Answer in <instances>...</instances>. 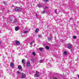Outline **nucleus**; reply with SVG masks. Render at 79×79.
I'll return each mask as SVG.
<instances>
[{
	"instance_id": "f257e3e1",
	"label": "nucleus",
	"mask_w": 79,
	"mask_h": 79,
	"mask_svg": "<svg viewBox=\"0 0 79 79\" xmlns=\"http://www.w3.org/2000/svg\"><path fill=\"white\" fill-rule=\"evenodd\" d=\"M21 74H22L21 77V79H23L26 77V75H25V74H24V73H21Z\"/></svg>"
},
{
	"instance_id": "f03ea898",
	"label": "nucleus",
	"mask_w": 79,
	"mask_h": 79,
	"mask_svg": "<svg viewBox=\"0 0 79 79\" xmlns=\"http://www.w3.org/2000/svg\"><path fill=\"white\" fill-rule=\"evenodd\" d=\"M15 10L16 11H21V9L19 8V7H16L15 9Z\"/></svg>"
},
{
	"instance_id": "7ed1b4c3",
	"label": "nucleus",
	"mask_w": 79,
	"mask_h": 79,
	"mask_svg": "<svg viewBox=\"0 0 79 79\" xmlns=\"http://www.w3.org/2000/svg\"><path fill=\"white\" fill-rule=\"evenodd\" d=\"M15 43L17 45H20V42H19V41L16 40L15 41Z\"/></svg>"
},
{
	"instance_id": "20e7f679",
	"label": "nucleus",
	"mask_w": 79,
	"mask_h": 79,
	"mask_svg": "<svg viewBox=\"0 0 79 79\" xmlns=\"http://www.w3.org/2000/svg\"><path fill=\"white\" fill-rule=\"evenodd\" d=\"M36 77H39V72L37 71H36Z\"/></svg>"
},
{
	"instance_id": "39448f33",
	"label": "nucleus",
	"mask_w": 79,
	"mask_h": 79,
	"mask_svg": "<svg viewBox=\"0 0 79 79\" xmlns=\"http://www.w3.org/2000/svg\"><path fill=\"white\" fill-rule=\"evenodd\" d=\"M30 62H29V61H28L27 62V67H29L30 66Z\"/></svg>"
},
{
	"instance_id": "423d86ee",
	"label": "nucleus",
	"mask_w": 79,
	"mask_h": 79,
	"mask_svg": "<svg viewBox=\"0 0 79 79\" xmlns=\"http://www.w3.org/2000/svg\"><path fill=\"white\" fill-rule=\"evenodd\" d=\"M68 48L69 49H70L71 48V44H68Z\"/></svg>"
},
{
	"instance_id": "0eeeda50",
	"label": "nucleus",
	"mask_w": 79,
	"mask_h": 79,
	"mask_svg": "<svg viewBox=\"0 0 79 79\" xmlns=\"http://www.w3.org/2000/svg\"><path fill=\"white\" fill-rule=\"evenodd\" d=\"M17 22H18V19H17L15 18V21L13 22V23H16Z\"/></svg>"
},
{
	"instance_id": "6e6552de",
	"label": "nucleus",
	"mask_w": 79,
	"mask_h": 79,
	"mask_svg": "<svg viewBox=\"0 0 79 79\" xmlns=\"http://www.w3.org/2000/svg\"><path fill=\"white\" fill-rule=\"evenodd\" d=\"M22 63L23 64H25V60L24 59H23L22 61Z\"/></svg>"
},
{
	"instance_id": "1a4fd4ad",
	"label": "nucleus",
	"mask_w": 79,
	"mask_h": 79,
	"mask_svg": "<svg viewBox=\"0 0 79 79\" xmlns=\"http://www.w3.org/2000/svg\"><path fill=\"white\" fill-rule=\"evenodd\" d=\"M43 49H44V48H39V50H40V51L41 52H42Z\"/></svg>"
},
{
	"instance_id": "9d476101",
	"label": "nucleus",
	"mask_w": 79,
	"mask_h": 79,
	"mask_svg": "<svg viewBox=\"0 0 79 79\" xmlns=\"http://www.w3.org/2000/svg\"><path fill=\"white\" fill-rule=\"evenodd\" d=\"M19 30V27H16L15 28V30L16 31H18V30Z\"/></svg>"
},
{
	"instance_id": "9b49d317",
	"label": "nucleus",
	"mask_w": 79,
	"mask_h": 79,
	"mask_svg": "<svg viewBox=\"0 0 79 79\" xmlns=\"http://www.w3.org/2000/svg\"><path fill=\"white\" fill-rule=\"evenodd\" d=\"M48 40L49 41L51 40H52V37L50 36V37H49L48 38Z\"/></svg>"
},
{
	"instance_id": "f8f14e48",
	"label": "nucleus",
	"mask_w": 79,
	"mask_h": 79,
	"mask_svg": "<svg viewBox=\"0 0 79 79\" xmlns=\"http://www.w3.org/2000/svg\"><path fill=\"white\" fill-rule=\"evenodd\" d=\"M22 68V67H21V66L20 65L18 67V69H21Z\"/></svg>"
},
{
	"instance_id": "ddd939ff",
	"label": "nucleus",
	"mask_w": 79,
	"mask_h": 79,
	"mask_svg": "<svg viewBox=\"0 0 79 79\" xmlns=\"http://www.w3.org/2000/svg\"><path fill=\"white\" fill-rule=\"evenodd\" d=\"M13 20V18H11L10 19V22H11Z\"/></svg>"
},
{
	"instance_id": "4468645a",
	"label": "nucleus",
	"mask_w": 79,
	"mask_h": 79,
	"mask_svg": "<svg viewBox=\"0 0 79 79\" xmlns=\"http://www.w3.org/2000/svg\"><path fill=\"white\" fill-rule=\"evenodd\" d=\"M39 29L38 28L36 29V32H39Z\"/></svg>"
},
{
	"instance_id": "2eb2a0df",
	"label": "nucleus",
	"mask_w": 79,
	"mask_h": 79,
	"mask_svg": "<svg viewBox=\"0 0 79 79\" xmlns=\"http://www.w3.org/2000/svg\"><path fill=\"white\" fill-rule=\"evenodd\" d=\"M38 36L39 38H41V37H42V35H38Z\"/></svg>"
},
{
	"instance_id": "dca6fc26",
	"label": "nucleus",
	"mask_w": 79,
	"mask_h": 79,
	"mask_svg": "<svg viewBox=\"0 0 79 79\" xmlns=\"http://www.w3.org/2000/svg\"><path fill=\"white\" fill-rule=\"evenodd\" d=\"M67 53H68V52H66V51H64V54L65 55H67Z\"/></svg>"
},
{
	"instance_id": "f3484780",
	"label": "nucleus",
	"mask_w": 79,
	"mask_h": 79,
	"mask_svg": "<svg viewBox=\"0 0 79 79\" xmlns=\"http://www.w3.org/2000/svg\"><path fill=\"white\" fill-rule=\"evenodd\" d=\"M46 48L47 50H49V47L48 46H46Z\"/></svg>"
},
{
	"instance_id": "a211bd4d",
	"label": "nucleus",
	"mask_w": 79,
	"mask_h": 79,
	"mask_svg": "<svg viewBox=\"0 0 79 79\" xmlns=\"http://www.w3.org/2000/svg\"><path fill=\"white\" fill-rule=\"evenodd\" d=\"M10 66H13V63L12 62L10 64Z\"/></svg>"
},
{
	"instance_id": "6ab92c4d",
	"label": "nucleus",
	"mask_w": 79,
	"mask_h": 79,
	"mask_svg": "<svg viewBox=\"0 0 79 79\" xmlns=\"http://www.w3.org/2000/svg\"><path fill=\"white\" fill-rule=\"evenodd\" d=\"M38 6L39 8H41V7H42V6H41V5H39Z\"/></svg>"
},
{
	"instance_id": "aec40b11",
	"label": "nucleus",
	"mask_w": 79,
	"mask_h": 79,
	"mask_svg": "<svg viewBox=\"0 0 79 79\" xmlns=\"http://www.w3.org/2000/svg\"><path fill=\"white\" fill-rule=\"evenodd\" d=\"M32 55H33L34 56H35V52H33Z\"/></svg>"
},
{
	"instance_id": "412c9836",
	"label": "nucleus",
	"mask_w": 79,
	"mask_h": 79,
	"mask_svg": "<svg viewBox=\"0 0 79 79\" xmlns=\"http://www.w3.org/2000/svg\"><path fill=\"white\" fill-rule=\"evenodd\" d=\"M73 39H76V36H73Z\"/></svg>"
},
{
	"instance_id": "4be33fe9",
	"label": "nucleus",
	"mask_w": 79,
	"mask_h": 79,
	"mask_svg": "<svg viewBox=\"0 0 79 79\" xmlns=\"http://www.w3.org/2000/svg\"><path fill=\"white\" fill-rule=\"evenodd\" d=\"M33 42L34 43V41H33V42H32L31 43H30V45H32V43Z\"/></svg>"
},
{
	"instance_id": "5701e85b",
	"label": "nucleus",
	"mask_w": 79,
	"mask_h": 79,
	"mask_svg": "<svg viewBox=\"0 0 79 79\" xmlns=\"http://www.w3.org/2000/svg\"><path fill=\"white\" fill-rule=\"evenodd\" d=\"M44 1H45V2H48V0H44Z\"/></svg>"
},
{
	"instance_id": "b1692460",
	"label": "nucleus",
	"mask_w": 79,
	"mask_h": 79,
	"mask_svg": "<svg viewBox=\"0 0 79 79\" xmlns=\"http://www.w3.org/2000/svg\"><path fill=\"white\" fill-rule=\"evenodd\" d=\"M17 73L18 74H19V73H21V72H19V71H18L17 72Z\"/></svg>"
},
{
	"instance_id": "393cba45",
	"label": "nucleus",
	"mask_w": 79,
	"mask_h": 79,
	"mask_svg": "<svg viewBox=\"0 0 79 79\" xmlns=\"http://www.w3.org/2000/svg\"><path fill=\"white\" fill-rule=\"evenodd\" d=\"M48 7L47 6L45 7V10H47V9H48Z\"/></svg>"
},
{
	"instance_id": "a878e982",
	"label": "nucleus",
	"mask_w": 79,
	"mask_h": 79,
	"mask_svg": "<svg viewBox=\"0 0 79 79\" xmlns=\"http://www.w3.org/2000/svg\"><path fill=\"white\" fill-rule=\"evenodd\" d=\"M3 3L4 5H6V2H4Z\"/></svg>"
},
{
	"instance_id": "bb28decb",
	"label": "nucleus",
	"mask_w": 79,
	"mask_h": 79,
	"mask_svg": "<svg viewBox=\"0 0 79 79\" xmlns=\"http://www.w3.org/2000/svg\"><path fill=\"white\" fill-rule=\"evenodd\" d=\"M27 31H25L24 32V34L26 33H27Z\"/></svg>"
},
{
	"instance_id": "cd10ccee",
	"label": "nucleus",
	"mask_w": 79,
	"mask_h": 79,
	"mask_svg": "<svg viewBox=\"0 0 79 79\" xmlns=\"http://www.w3.org/2000/svg\"><path fill=\"white\" fill-rule=\"evenodd\" d=\"M42 61H43L42 60H40V63H42Z\"/></svg>"
},
{
	"instance_id": "c85d7f7f",
	"label": "nucleus",
	"mask_w": 79,
	"mask_h": 79,
	"mask_svg": "<svg viewBox=\"0 0 79 79\" xmlns=\"http://www.w3.org/2000/svg\"><path fill=\"white\" fill-rule=\"evenodd\" d=\"M31 60L32 61H34V59H31Z\"/></svg>"
},
{
	"instance_id": "c756f323",
	"label": "nucleus",
	"mask_w": 79,
	"mask_h": 79,
	"mask_svg": "<svg viewBox=\"0 0 79 79\" xmlns=\"http://www.w3.org/2000/svg\"><path fill=\"white\" fill-rule=\"evenodd\" d=\"M55 12L56 13H57V12L56 11V10H55Z\"/></svg>"
},
{
	"instance_id": "7c9ffc66",
	"label": "nucleus",
	"mask_w": 79,
	"mask_h": 79,
	"mask_svg": "<svg viewBox=\"0 0 79 79\" xmlns=\"http://www.w3.org/2000/svg\"><path fill=\"white\" fill-rule=\"evenodd\" d=\"M45 13V11H43V13L44 14V13Z\"/></svg>"
},
{
	"instance_id": "2f4dec72",
	"label": "nucleus",
	"mask_w": 79,
	"mask_h": 79,
	"mask_svg": "<svg viewBox=\"0 0 79 79\" xmlns=\"http://www.w3.org/2000/svg\"><path fill=\"white\" fill-rule=\"evenodd\" d=\"M53 79H57L56 78V77H53Z\"/></svg>"
},
{
	"instance_id": "473e14b6",
	"label": "nucleus",
	"mask_w": 79,
	"mask_h": 79,
	"mask_svg": "<svg viewBox=\"0 0 79 79\" xmlns=\"http://www.w3.org/2000/svg\"><path fill=\"white\" fill-rule=\"evenodd\" d=\"M72 19H73V18L72 17H71L70 18V20H72Z\"/></svg>"
},
{
	"instance_id": "72a5a7b5",
	"label": "nucleus",
	"mask_w": 79,
	"mask_h": 79,
	"mask_svg": "<svg viewBox=\"0 0 79 79\" xmlns=\"http://www.w3.org/2000/svg\"><path fill=\"white\" fill-rule=\"evenodd\" d=\"M36 16L37 17H38V15H37V14H36Z\"/></svg>"
},
{
	"instance_id": "f704fd0d",
	"label": "nucleus",
	"mask_w": 79,
	"mask_h": 79,
	"mask_svg": "<svg viewBox=\"0 0 79 79\" xmlns=\"http://www.w3.org/2000/svg\"><path fill=\"white\" fill-rule=\"evenodd\" d=\"M1 43H2V42H1V41H0V44H1Z\"/></svg>"
},
{
	"instance_id": "c9c22d12",
	"label": "nucleus",
	"mask_w": 79,
	"mask_h": 79,
	"mask_svg": "<svg viewBox=\"0 0 79 79\" xmlns=\"http://www.w3.org/2000/svg\"><path fill=\"white\" fill-rule=\"evenodd\" d=\"M0 33H1V31H0Z\"/></svg>"
}]
</instances>
